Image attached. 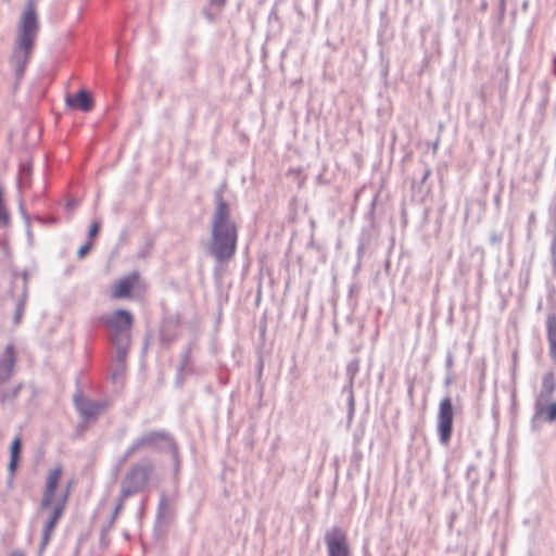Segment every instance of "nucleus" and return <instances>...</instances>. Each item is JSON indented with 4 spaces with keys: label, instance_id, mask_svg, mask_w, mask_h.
<instances>
[{
    "label": "nucleus",
    "instance_id": "412c9836",
    "mask_svg": "<svg viewBox=\"0 0 556 556\" xmlns=\"http://www.w3.org/2000/svg\"><path fill=\"white\" fill-rule=\"evenodd\" d=\"M173 513L172 504L168 497L162 493L159 500L157 511H156V522H161L162 520L169 517Z\"/></svg>",
    "mask_w": 556,
    "mask_h": 556
},
{
    "label": "nucleus",
    "instance_id": "6ab92c4d",
    "mask_svg": "<svg viewBox=\"0 0 556 556\" xmlns=\"http://www.w3.org/2000/svg\"><path fill=\"white\" fill-rule=\"evenodd\" d=\"M20 278L22 280L20 294L28 295V270L24 269L22 273H18L17 270L12 271V281L10 289V293L12 294V296L14 295L15 289L17 288Z\"/></svg>",
    "mask_w": 556,
    "mask_h": 556
},
{
    "label": "nucleus",
    "instance_id": "2f4dec72",
    "mask_svg": "<svg viewBox=\"0 0 556 556\" xmlns=\"http://www.w3.org/2000/svg\"><path fill=\"white\" fill-rule=\"evenodd\" d=\"M91 248L92 243L90 241L83 244L77 251L78 258H84L87 255V253L91 250Z\"/></svg>",
    "mask_w": 556,
    "mask_h": 556
},
{
    "label": "nucleus",
    "instance_id": "37998d69",
    "mask_svg": "<svg viewBox=\"0 0 556 556\" xmlns=\"http://www.w3.org/2000/svg\"><path fill=\"white\" fill-rule=\"evenodd\" d=\"M430 174H431V170L429 168H426L422 174V177H421V182H425L426 179L430 176Z\"/></svg>",
    "mask_w": 556,
    "mask_h": 556
},
{
    "label": "nucleus",
    "instance_id": "423d86ee",
    "mask_svg": "<svg viewBox=\"0 0 556 556\" xmlns=\"http://www.w3.org/2000/svg\"><path fill=\"white\" fill-rule=\"evenodd\" d=\"M454 407L451 397L445 396L439 405L437 431L439 442L446 445L453 432Z\"/></svg>",
    "mask_w": 556,
    "mask_h": 556
},
{
    "label": "nucleus",
    "instance_id": "aec40b11",
    "mask_svg": "<svg viewBox=\"0 0 556 556\" xmlns=\"http://www.w3.org/2000/svg\"><path fill=\"white\" fill-rule=\"evenodd\" d=\"M112 344L116 349L115 363L119 366H125L126 356L128 353V348L130 345V340H111Z\"/></svg>",
    "mask_w": 556,
    "mask_h": 556
},
{
    "label": "nucleus",
    "instance_id": "f3484780",
    "mask_svg": "<svg viewBox=\"0 0 556 556\" xmlns=\"http://www.w3.org/2000/svg\"><path fill=\"white\" fill-rule=\"evenodd\" d=\"M546 339L549 346V356L556 361V314H549L546 318Z\"/></svg>",
    "mask_w": 556,
    "mask_h": 556
},
{
    "label": "nucleus",
    "instance_id": "a878e982",
    "mask_svg": "<svg viewBox=\"0 0 556 556\" xmlns=\"http://www.w3.org/2000/svg\"><path fill=\"white\" fill-rule=\"evenodd\" d=\"M128 497H123V494L121 493L118 498H117V503H116V506L113 510V514H112V517H111V520H110V525H113L118 516V514L121 513V510L123 509L124 507V503L125 501L127 500Z\"/></svg>",
    "mask_w": 556,
    "mask_h": 556
},
{
    "label": "nucleus",
    "instance_id": "473e14b6",
    "mask_svg": "<svg viewBox=\"0 0 556 556\" xmlns=\"http://www.w3.org/2000/svg\"><path fill=\"white\" fill-rule=\"evenodd\" d=\"M549 222L554 224L556 231V201H553L548 206Z\"/></svg>",
    "mask_w": 556,
    "mask_h": 556
},
{
    "label": "nucleus",
    "instance_id": "49530a36",
    "mask_svg": "<svg viewBox=\"0 0 556 556\" xmlns=\"http://www.w3.org/2000/svg\"><path fill=\"white\" fill-rule=\"evenodd\" d=\"M553 74L556 77V55L553 58Z\"/></svg>",
    "mask_w": 556,
    "mask_h": 556
},
{
    "label": "nucleus",
    "instance_id": "09e8293b",
    "mask_svg": "<svg viewBox=\"0 0 556 556\" xmlns=\"http://www.w3.org/2000/svg\"><path fill=\"white\" fill-rule=\"evenodd\" d=\"M535 220L534 213H531L529 216V223H533Z\"/></svg>",
    "mask_w": 556,
    "mask_h": 556
},
{
    "label": "nucleus",
    "instance_id": "79ce46f5",
    "mask_svg": "<svg viewBox=\"0 0 556 556\" xmlns=\"http://www.w3.org/2000/svg\"><path fill=\"white\" fill-rule=\"evenodd\" d=\"M77 205V202L74 199H71L66 202L65 210L72 211Z\"/></svg>",
    "mask_w": 556,
    "mask_h": 556
},
{
    "label": "nucleus",
    "instance_id": "bb28decb",
    "mask_svg": "<svg viewBox=\"0 0 556 556\" xmlns=\"http://www.w3.org/2000/svg\"><path fill=\"white\" fill-rule=\"evenodd\" d=\"M51 538H52V533H49V532H46V531H41V539H40L39 548H38V555L39 556H41L42 553L45 552V549L48 546Z\"/></svg>",
    "mask_w": 556,
    "mask_h": 556
},
{
    "label": "nucleus",
    "instance_id": "a18cd8bd",
    "mask_svg": "<svg viewBox=\"0 0 556 556\" xmlns=\"http://www.w3.org/2000/svg\"><path fill=\"white\" fill-rule=\"evenodd\" d=\"M20 211H21V214L23 215V217L25 218V220L28 223V217L26 215V212H25L22 203H20Z\"/></svg>",
    "mask_w": 556,
    "mask_h": 556
},
{
    "label": "nucleus",
    "instance_id": "f257e3e1",
    "mask_svg": "<svg viewBox=\"0 0 556 556\" xmlns=\"http://www.w3.org/2000/svg\"><path fill=\"white\" fill-rule=\"evenodd\" d=\"M215 210L211 220V239L207 253L218 264L231 260L237 251L238 228L231 219L228 203L223 199L222 190L214 195Z\"/></svg>",
    "mask_w": 556,
    "mask_h": 556
},
{
    "label": "nucleus",
    "instance_id": "4c0bfd02",
    "mask_svg": "<svg viewBox=\"0 0 556 556\" xmlns=\"http://www.w3.org/2000/svg\"><path fill=\"white\" fill-rule=\"evenodd\" d=\"M124 368H125V366H122V365L118 366L117 364L115 365V369L112 374L113 382H115L117 380L118 376L124 371Z\"/></svg>",
    "mask_w": 556,
    "mask_h": 556
},
{
    "label": "nucleus",
    "instance_id": "a211bd4d",
    "mask_svg": "<svg viewBox=\"0 0 556 556\" xmlns=\"http://www.w3.org/2000/svg\"><path fill=\"white\" fill-rule=\"evenodd\" d=\"M21 450H22V440H21V437L17 435L12 441L11 446H10V462L8 465V470L10 472L11 479L13 478V476L16 471V468H17V465L20 462Z\"/></svg>",
    "mask_w": 556,
    "mask_h": 556
},
{
    "label": "nucleus",
    "instance_id": "39448f33",
    "mask_svg": "<svg viewBox=\"0 0 556 556\" xmlns=\"http://www.w3.org/2000/svg\"><path fill=\"white\" fill-rule=\"evenodd\" d=\"M101 321L111 333V340H130V329L132 326V315L127 309H116L112 315H104Z\"/></svg>",
    "mask_w": 556,
    "mask_h": 556
},
{
    "label": "nucleus",
    "instance_id": "e433bc0d",
    "mask_svg": "<svg viewBox=\"0 0 556 556\" xmlns=\"http://www.w3.org/2000/svg\"><path fill=\"white\" fill-rule=\"evenodd\" d=\"M61 475H62V467H60V466H59V467L54 468V469L49 473L48 478L53 479V480H58V481H59V480H60Z\"/></svg>",
    "mask_w": 556,
    "mask_h": 556
},
{
    "label": "nucleus",
    "instance_id": "6e6552de",
    "mask_svg": "<svg viewBox=\"0 0 556 556\" xmlns=\"http://www.w3.org/2000/svg\"><path fill=\"white\" fill-rule=\"evenodd\" d=\"M74 404L85 421L96 419L109 406L106 401H92L85 397L80 392L74 395Z\"/></svg>",
    "mask_w": 556,
    "mask_h": 556
},
{
    "label": "nucleus",
    "instance_id": "7ed1b4c3",
    "mask_svg": "<svg viewBox=\"0 0 556 556\" xmlns=\"http://www.w3.org/2000/svg\"><path fill=\"white\" fill-rule=\"evenodd\" d=\"M153 471L154 466L148 457L141 458L131 465L121 483L123 497H130L142 491L147 486Z\"/></svg>",
    "mask_w": 556,
    "mask_h": 556
},
{
    "label": "nucleus",
    "instance_id": "c03bdc74",
    "mask_svg": "<svg viewBox=\"0 0 556 556\" xmlns=\"http://www.w3.org/2000/svg\"><path fill=\"white\" fill-rule=\"evenodd\" d=\"M10 556H25V553L21 549H14L11 552Z\"/></svg>",
    "mask_w": 556,
    "mask_h": 556
},
{
    "label": "nucleus",
    "instance_id": "ea45409f",
    "mask_svg": "<svg viewBox=\"0 0 556 556\" xmlns=\"http://www.w3.org/2000/svg\"><path fill=\"white\" fill-rule=\"evenodd\" d=\"M551 253H552L554 261L556 262V231L554 232V236H553V241L551 244Z\"/></svg>",
    "mask_w": 556,
    "mask_h": 556
},
{
    "label": "nucleus",
    "instance_id": "58836bf2",
    "mask_svg": "<svg viewBox=\"0 0 556 556\" xmlns=\"http://www.w3.org/2000/svg\"><path fill=\"white\" fill-rule=\"evenodd\" d=\"M58 483H59L58 480H53V479L47 478V482H46L45 488H48L49 490L53 489V490L56 491Z\"/></svg>",
    "mask_w": 556,
    "mask_h": 556
},
{
    "label": "nucleus",
    "instance_id": "8fccbe9b",
    "mask_svg": "<svg viewBox=\"0 0 556 556\" xmlns=\"http://www.w3.org/2000/svg\"><path fill=\"white\" fill-rule=\"evenodd\" d=\"M527 7H528V1L526 0V1L523 2V4H522L523 10H527Z\"/></svg>",
    "mask_w": 556,
    "mask_h": 556
},
{
    "label": "nucleus",
    "instance_id": "cd10ccee",
    "mask_svg": "<svg viewBox=\"0 0 556 556\" xmlns=\"http://www.w3.org/2000/svg\"><path fill=\"white\" fill-rule=\"evenodd\" d=\"M343 391L348 392V394H349V396H348L349 417L352 418V416L354 414V409H355L354 391H353V388L345 389V387L343 388Z\"/></svg>",
    "mask_w": 556,
    "mask_h": 556
},
{
    "label": "nucleus",
    "instance_id": "7c9ffc66",
    "mask_svg": "<svg viewBox=\"0 0 556 556\" xmlns=\"http://www.w3.org/2000/svg\"><path fill=\"white\" fill-rule=\"evenodd\" d=\"M453 366H454L453 354L451 352H447L446 357H445V368L448 371V376L446 378V384H448L451 382V371H452Z\"/></svg>",
    "mask_w": 556,
    "mask_h": 556
},
{
    "label": "nucleus",
    "instance_id": "20e7f679",
    "mask_svg": "<svg viewBox=\"0 0 556 556\" xmlns=\"http://www.w3.org/2000/svg\"><path fill=\"white\" fill-rule=\"evenodd\" d=\"M39 24L34 0H27L20 24L17 42L21 48L31 50L38 33Z\"/></svg>",
    "mask_w": 556,
    "mask_h": 556
},
{
    "label": "nucleus",
    "instance_id": "ddd939ff",
    "mask_svg": "<svg viewBox=\"0 0 556 556\" xmlns=\"http://www.w3.org/2000/svg\"><path fill=\"white\" fill-rule=\"evenodd\" d=\"M139 279V274L137 271H132L123 278H121L114 285L113 289V296L115 299H127L131 294V290L136 282Z\"/></svg>",
    "mask_w": 556,
    "mask_h": 556
},
{
    "label": "nucleus",
    "instance_id": "5701e85b",
    "mask_svg": "<svg viewBox=\"0 0 556 556\" xmlns=\"http://www.w3.org/2000/svg\"><path fill=\"white\" fill-rule=\"evenodd\" d=\"M31 167L27 164H21L18 167L17 186L20 189L26 188L30 184Z\"/></svg>",
    "mask_w": 556,
    "mask_h": 556
},
{
    "label": "nucleus",
    "instance_id": "9d476101",
    "mask_svg": "<svg viewBox=\"0 0 556 556\" xmlns=\"http://www.w3.org/2000/svg\"><path fill=\"white\" fill-rule=\"evenodd\" d=\"M195 374H197V369H195V366L191 358V344H188L181 354L180 363H179V366H178L177 372H176L175 384L177 387L182 386L187 376H191V375H195Z\"/></svg>",
    "mask_w": 556,
    "mask_h": 556
},
{
    "label": "nucleus",
    "instance_id": "a19ab883",
    "mask_svg": "<svg viewBox=\"0 0 556 556\" xmlns=\"http://www.w3.org/2000/svg\"><path fill=\"white\" fill-rule=\"evenodd\" d=\"M227 0H210L211 5L216 8H223L226 4Z\"/></svg>",
    "mask_w": 556,
    "mask_h": 556
},
{
    "label": "nucleus",
    "instance_id": "de8ad7c7",
    "mask_svg": "<svg viewBox=\"0 0 556 556\" xmlns=\"http://www.w3.org/2000/svg\"><path fill=\"white\" fill-rule=\"evenodd\" d=\"M475 470V468L472 466H470L468 469H467V478L470 479L471 478V472Z\"/></svg>",
    "mask_w": 556,
    "mask_h": 556
},
{
    "label": "nucleus",
    "instance_id": "f03ea898",
    "mask_svg": "<svg viewBox=\"0 0 556 556\" xmlns=\"http://www.w3.org/2000/svg\"><path fill=\"white\" fill-rule=\"evenodd\" d=\"M142 448H151L157 453H170L176 469L179 467V447L174 437L166 430H155L143 433L138 437L126 448L122 458L121 466L130 458L135 453Z\"/></svg>",
    "mask_w": 556,
    "mask_h": 556
},
{
    "label": "nucleus",
    "instance_id": "f704fd0d",
    "mask_svg": "<svg viewBox=\"0 0 556 556\" xmlns=\"http://www.w3.org/2000/svg\"><path fill=\"white\" fill-rule=\"evenodd\" d=\"M363 249H364L363 244H359V247L357 249L358 261H357L356 265L353 268V274L354 275H357L359 269H361V257H362V254H363Z\"/></svg>",
    "mask_w": 556,
    "mask_h": 556
},
{
    "label": "nucleus",
    "instance_id": "1a4fd4ad",
    "mask_svg": "<svg viewBox=\"0 0 556 556\" xmlns=\"http://www.w3.org/2000/svg\"><path fill=\"white\" fill-rule=\"evenodd\" d=\"M548 402L549 401L534 402V414L531 420L533 429H536V422L540 419H544L545 421L551 424L556 420V402Z\"/></svg>",
    "mask_w": 556,
    "mask_h": 556
},
{
    "label": "nucleus",
    "instance_id": "0eeeda50",
    "mask_svg": "<svg viewBox=\"0 0 556 556\" xmlns=\"http://www.w3.org/2000/svg\"><path fill=\"white\" fill-rule=\"evenodd\" d=\"M328 556H350L346 533L340 527H332L325 534Z\"/></svg>",
    "mask_w": 556,
    "mask_h": 556
},
{
    "label": "nucleus",
    "instance_id": "c9c22d12",
    "mask_svg": "<svg viewBox=\"0 0 556 556\" xmlns=\"http://www.w3.org/2000/svg\"><path fill=\"white\" fill-rule=\"evenodd\" d=\"M502 242V236L497 232H492L490 235V243L493 245H500Z\"/></svg>",
    "mask_w": 556,
    "mask_h": 556
},
{
    "label": "nucleus",
    "instance_id": "4be33fe9",
    "mask_svg": "<svg viewBox=\"0 0 556 556\" xmlns=\"http://www.w3.org/2000/svg\"><path fill=\"white\" fill-rule=\"evenodd\" d=\"M359 365H361V362L358 358H354L352 359L351 362H349V364L346 365V378H348V383L344 386L345 389H351L353 388L354 386V380H355V377L357 375V372L359 371Z\"/></svg>",
    "mask_w": 556,
    "mask_h": 556
},
{
    "label": "nucleus",
    "instance_id": "f8f14e48",
    "mask_svg": "<svg viewBox=\"0 0 556 556\" xmlns=\"http://www.w3.org/2000/svg\"><path fill=\"white\" fill-rule=\"evenodd\" d=\"M30 51L31 50H25L21 48L20 45L17 43V47L15 48L11 56V65L14 70L16 83H20V80L24 76L25 68L29 61Z\"/></svg>",
    "mask_w": 556,
    "mask_h": 556
},
{
    "label": "nucleus",
    "instance_id": "dca6fc26",
    "mask_svg": "<svg viewBox=\"0 0 556 556\" xmlns=\"http://www.w3.org/2000/svg\"><path fill=\"white\" fill-rule=\"evenodd\" d=\"M556 389V379L553 372H546L542 377L541 391L535 401H549Z\"/></svg>",
    "mask_w": 556,
    "mask_h": 556
},
{
    "label": "nucleus",
    "instance_id": "c85d7f7f",
    "mask_svg": "<svg viewBox=\"0 0 556 556\" xmlns=\"http://www.w3.org/2000/svg\"><path fill=\"white\" fill-rule=\"evenodd\" d=\"M22 388H23V383H18V384H16V386L13 388V390H12L11 394H8V393H1V394H0V403H1V404H3V403H5V401H7L8 399H10V397H11V399L16 397V396L18 395V393L21 392Z\"/></svg>",
    "mask_w": 556,
    "mask_h": 556
},
{
    "label": "nucleus",
    "instance_id": "9b49d317",
    "mask_svg": "<svg viewBox=\"0 0 556 556\" xmlns=\"http://www.w3.org/2000/svg\"><path fill=\"white\" fill-rule=\"evenodd\" d=\"M65 103L71 109H78L81 112H90L93 108V99L86 89L78 90L75 94H68Z\"/></svg>",
    "mask_w": 556,
    "mask_h": 556
},
{
    "label": "nucleus",
    "instance_id": "2eb2a0df",
    "mask_svg": "<svg viewBox=\"0 0 556 556\" xmlns=\"http://www.w3.org/2000/svg\"><path fill=\"white\" fill-rule=\"evenodd\" d=\"M68 493H70V491L67 489L66 492L60 498L59 503L52 507L47 520L43 523L42 531L53 534L56 522L59 521V519L61 518V516L64 513L65 503L67 501Z\"/></svg>",
    "mask_w": 556,
    "mask_h": 556
},
{
    "label": "nucleus",
    "instance_id": "393cba45",
    "mask_svg": "<svg viewBox=\"0 0 556 556\" xmlns=\"http://www.w3.org/2000/svg\"><path fill=\"white\" fill-rule=\"evenodd\" d=\"M54 495H55V490H53V489L49 490L48 488H45L43 494H42V497L40 501V507H39L40 511L51 508Z\"/></svg>",
    "mask_w": 556,
    "mask_h": 556
},
{
    "label": "nucleus",
    "instance_id": "c756f323",
    "mask_svg": "<svg viewBox=\"0 0 556 556\" xmlns=\"http://www.w3.org/2000/svg\"><path fill=\"white\" fill-rule=\"evenodd\" d=\"M9 220L10 217L2 202V189L0 188V224L8 225Z\"/></svg>",
    "mask_w": 556,
    "mask_h": 556
},
{
    "label": "nucleus",
    "instance_id": "72a5a7b5",
    "mask_svg": "<svg viewBox=\"0 0 556 556\" xmlns=\"http://www.w3.org/2000/svg\"><path fill=\"white\" fill-rule=\"evenodd\" d=\"M99 230H100V223H98V222L92 223V225L90 226L89 231H88L89 239L96 237L99 233Z\"/></svg>",
    "mask_w": 556,
    "mask_h": 556
},
{
    "label": "nucleus",
    "instance_id": "b1692460",
    "mask_svg": "<svg viewBox=\"0 0 556 556\" xmlns=\"http://www.w3.org/2000/svg\"><path fill=\"white\" fill-rule=\"evenodd\" d=\"M27 296L28 295H26V294H18V296H17V301H16V305H15V312H14V316H13L14 325H18L21 323L22 318H23V315H24V312H25Z\"/></svg>",
    "mask_w": 556,
    "mask_h": 556
},
{
    "label": "nucleus",
    "instance_id": "4468645a",
    "mask_svg": "<svg viewBox=\"0 0 556 556\" xmlns=\"http://www.w3.org/2000/svg\"><path fill=\"white\" fill-rule=\"evenodd\" d=\"M15 366V352L13 345H8L0 356V386L11 378Z\"/></svg>",
    "mask_w": 556,
    "mask_h": 556
},
{
    "label": "nucleus",
    "instance_id": "3c124183",
    "mask_svg": "<svg viewBox=\"0 0 556 556\" xmlns=\"http://www.w3.org/2000/svg\"><path fill=\"white\" fill-rule=\"evenodd\" d=\"M262 367H263V364H262V362H261V363H260V368H258V375H261V374H262Z\"/></svg>",
    "mask_w": 556,
    "mask_h": 556
}]
</instances>
